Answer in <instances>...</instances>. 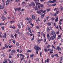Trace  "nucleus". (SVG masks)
I'll return each mask as SVG.
<instances>
[{
  "instance_id": "c756f323",
  "label": "nucleus",
  "mask_w": 63,
  "mask_h": 63,
  "mask_svg": "<svg viewBox=\"0 0 63 63\" xmlns=\"http://www.w3.org/2000/svg\"><path fill=\"white\" fill-rule=\"evenodd\" d=\"M4 38H6V37H7V35H6V33H4Z\"/></svg>"
},
{
  "instance_id": "58836bf2",
  "label": "nucleus",
  "mask_w": 63,
  "mask_h": 63,
  "mask_svg": "<svg viewBox=\"0 0 63 63\" xmlns=\"http://www.w3.org/2000/svg\"><path fill=\"white\" fill-rule=\"evenodd\" d=\"M2 29V30H4V29H5V27H1Z\"/></svg>"
},
{
  "instance_id": "cd10ccee",
  "label": "nucleus",
  "mask_w": 63,
  "mask_h": 63,
  "mask_svg": "<svg viewBox=\"0 0 63 63\" xmlns=\"http://www.w3.org/2000/svg\"><path fill=\"white\" fill-rule=\"evenodd\" d=\"M56 3H55L54 4H53L51 5V6H56Z\"/></svg>"
},
{
  "instance_id": "774afa93",
  "label": "nucleus",
  "mask_w": 63,
  "mask_h": 63,
  "mask_svg": "<svg viewBox=\"0 0 63 63\" xmlns=\"http://www.w3.org/2000/svg\"><path fill=\"white\" fill-rule=\"evenodd\" d=\"M11 37L12 38H14V36L12 34L11 35Z\"/></svg>"
},
{
  "instance_id": "bb28decb",
  "label": "nucleus",
  "mask_w": 63,
  "mask_h": 63,
  "mask_svg": "<svg viewBox=\"0 0 63 63\" xmlns=\"http://www.w3.org/2000/svg\"><path fill=\"white\" fill-rule=\"evenodd\" d=\"M41 11H42V12H41V13H46V10L43 11V10H41Z\"/></svg>"
},
{
  "instance_id": "6ab92c4d",
  "label": "nucleus",
  "mask_w": 63,
  "mask_h": 63,
  "mask_svg": "<svg viewBox=\"0 0 63 63\" xmlns=\"http://www.w3.org/2000/svg\"><path fill=\"white\" fill-rule=\"evenodd\" d=\"M49 38H50V36H49V34H47V39H49Z\"/></svg>"
},
{
  "instance_id": "680f3d73",
  "label": "nucleus",
  "mask_w": 63,
  "mask_h": 63,
  "mask_svg": "<svg viewBox=\"0 0 63 63\" xmlns=\"http://www.w3.org/2000/svg\"><path fill=\"white\" fill-rule=\"evenodd\" d=\"M24 9H21L20 11L21 12H23V11H24Z\"/></svg>"
},
{
  "instance_id": "f704fd0d",
  "label": "nucleus",
  "mask_w": 63,
  "mask_h": 63,
  "mask_svg": "<svg viewBox=\"0 0 63 63\" xmlns=\"http://www.w3.org/2000/svg\"><path fill=\"white\" fill-rule=\"evenodd\" d=\"M19 32V30L17 29L16 31V33H18V32Z\"/></svg>"
},
{
  "instance_id": "864d4df0",
  "label": "nucleus",
  "mask_w": 63,
  "mask_h": 63,
  "mask_svg": "<svg viewBox=\"0 0 63 63\" xmlns=\"http://www.w3.org/2000/svg\"><path fill=\"white\" fill-rule=\"evenodd\" d=\"M4 14H7V13L5 11H4Z\"/></svg>"
},
{
  "instance_id": "473e14b6",
  "label": "nucleus",
  "mask_w": 63,
  "mask_h": 63,
  "mask_svg": "<svg viewBox=\"0 0 63 63\" xmlns=\"http://www.w3.org/2000/svg\"><path fill=\"white\" fill-rule=\"evenodd\" d=\"M16 45L17 46H19V43H16Z\"/></svg>"
},
{
  "instance_id": "5fc2aeb1",
  "label": "nucleus",
  "mask_w": 63,
  "mask_h": 63,
  "mask_svg": "<svg viewBox=\"0 0 63 63\" xmlns=\"http://www.w3.org/2000/svg\"><path fill=\"white\" fill-rule=\"evenodd\" d=\"M15 36V37H16V36H17V35L16 34V33H15V35H14Z\"/></svg>"
},
{
  "instance_id": "f8f14e48",
  "label": "nucleus",
  "mask_w": 63,
  "mask_h": 63,
  "mask_svg": "<svg viewBox=\"0 0 63 63\" xmlns=\"http://www.w3.org/2000/svg\"><path fill=\"white\" fill-rule=\"evenodd\" d=\"M53 50L52 49L50 50V54H51L52 53H53Z\"/></svg>"
},
{
  "instance_id": "f257e3e1",
  "label": "nucleus",
  "mask_w": 63,
  "mask_h": 63,
  "mask_svg": "<svg viewBox=\"0 0 63 63\" xmlns=\"http://www.w3.org/2000/svg\"><path fill=\"white\" fill-rule=\"evenodd\" d=\"M56 36V35H53V36L50 37V39L52 40H54L55 39Z\"/></svg>"
},
{
  "instance_id": "393cba45",
  "label": "nucleus",
  "mask_w": 63,
  "mask_h": 63,
  "mask_svg": "<svg viewBox=\"0 0 63 63\" xmlns=\"http://www.w3.org/2000/svg\"><path fill=\"white\" fill-rule=\"evenodd\" d=\"M47 32H49V31H50V30L49 29V28H48V27H47Z\"/></svg>"
},
{
  "instance_id": "2eb2a0df",
  "label": "nucleus",
  "mask_w": 63,
  "mask_h": 63,
  "mask_svg": "<svg viewBox=\"0 0 63 63\" xmlns=\"http://www.w3.org/2000/svg\"><path fill=\"white\" fill-rule=\"evenodd\" d=\"M45 15H46V13H45L44 14L42 15L41 16V17L42 18H43L44 17V16H45Z\"/></svg>"
},
{
  "instance_id": "dca6fc26",
  "label": "nucleus",
  "mask_w": 63,
  "mask_h": 63,
  "mask_svg": "<svg viewBox=\"0 0 63 63\" xmlns=\"http://www.w3.org/2000/svg\"><path fill=\"white\" fill-rule=\"evenodd\" d=\"M30 20L28 21V23H31V21H32V19L31 18H30Z\"/></svg>"
},
{
  "instance_id": "f03ea898",
  "label": "nucleus",
  "mask_w": 63,
  "mask_h": 63,
  "mask_svg": "<svg viewBox=\"0 0 63 63\" xmlns=\"http://www.w3.org/2000/svg\"><path fill=\"white\" fill-rule=\"evenodd\" d=\"M34 49L37 51L38 49H40V50L41 49L40 48V47L37 46H36L34 47Z\"/></svg>"
},
{
  "instance_id": "c9c22d12",
  "label": "nucleus",
  "mask_w": 63,
  "mask_h": 63,
  "mask_svg": "<svg viewBox=\"0 0 63 63\" xmlns=\"http://www.w3.org/2000/svg\"><path fill=\"white\" fill-rule=\"evenodd\" d=\"M44 49L45 52L47 51V49L46 48H44Z\"/></svg>"
},
{
  "instance_id": "20e7f679",
  "label": "nucleus",
  "mask_w": 63,
  "mask_h": 63,
  "mask_svg": "<svg viewBox=\"0 0 63 63\" xmlns=\"http://www.w3.org/2000/svg\"><path fill=\"white\" fill-rule=\"evenodd\" d=\"M20 10H21V8H16L15 9V12H17V10L19 11Z\"/></svg>"
},
{
  "instance_id": "7ed1b4c3",
  "label": "nucleus",
  "mask_w": 63,
  "mask_h": 63,
  "mask_svg": "<svg viewBox=\"0 0 63 63\" xmlns=\"http://www.w3.org/2000/svg\"><path fill=\"white\" fill-rule=\"evenodd\" d=\"M50 35H51L56 36V34L55 33V32L53 31H51Z\"/></svg>"
},
{
  "instance_id": "c03bdc74",
  "label": "nucleus",
  "mask_w": 63,
  "mask_h": 63,
  "mask_svg": "<svg viewBox=\"0 0 63 63\" xmlns=\"http://www.w3.org/2000/svg\"><path fill=\"white\" fill-rule=\"evenodd\" d=\"M5 46L6 47V48H8V46L7 45H6V44L5 45Z\"/></svg>"
},
{
  "instance_id": "7c9ffc66",
  "label": "nucleus",
  "mask_w": 63,
  "mask_h": 63,
  "mask_svg": "<svg viewBox=\"0 0 63 63\" xmlns=\"http://www.w3.org/2000/svg\"><path fill=\"white\" fill-rule=\"evenodd\" d=\"M53 16H56V13H54L53 14Z\"/></svg>"
},
{
  "instance_id": "412c9836",
  "label": "nucleus",
  "mask_w": 63,
  "mask_h": 63,
  "mask_svg": "<svg viewBox=\"0 0 63 63\" xmlns=\"http://www.w3.org/2000/svg\"><path fill=\"white\" fill-rule=\"evenodd\" d=\"M58 39H61V34L60 35H58Z\"/></svg>"
},
{
  "instance_id": "09e8293b",
  "label": "nucleus",
  "mask_w": 63,
  "mask_h": 63,
  "mask_svg": "<svg viewBox=\"0 0 63 63\" xmlns=\"http://www.w3.org/2000/svg\"><path fill=\"white\" fill-rule=\"evenodd\" d=\"M20 59H21V61H22V60H23V58H22L21 57H20Z\"/></svg>"
},
{
  "instance_id": "37998d69",
  "label": "nucleus",
  "mask_w": 63,
  "mask_h": 63,
  "mask_svg": "<svg viewBox=\"0 0 63 63\" xmlns=\"http://www.w3.org/2000/svg\"><path fill=\"white\" fill-rule=\"evenodd\" d=\"M47 5H48V6H49V7H51V6H50V5L49 4V3H47Z\"/></svg>"
},
{
  "instance_id": "4c0bfd02",
  "label": "nucleus",
  "mask_w": 63,
  "mask_h": 63,
  "mask_svg": "<svg viewBox=\"0 0 63 63\" xmlns=\"http://www.w3.org/2000/svg\"><path fill=\"white\" fill-rule=\"evenodd\" d=\"M61 11H63V7L62 6H61Z\"/></svg>"
},
{
  "instance_id": "6e6d98bb",
  "label": "nucleus",
  "mask_w": 63,
  "mask_h": 63,
  "mask_svg": "<svg viewBox=\"0 0 63 63\" xmlns=\"http://www.w3.org/2000/svg\"><path fill=\"white\" fill-rule=\"evenodd\" d=\"M13 43H14V44H15V40H13Z\"/></svg>"
},
{
  "instance_id": "b1692460",
  "label": "nucleus",
  "mask_w": 63,
  "mask_h": 63,
  "mask_svg": "<svg viewBox=\"0 0 63 63\" xmlns=\"http://www.w3.org/2000/svg\"><path fill=\"white\" fill-rule=\"evenodd\" d=\"M32 6H33V7H34V6H35V3H33V2H32Z\"/></svg>"
},
{
  "instance_id": "aec40b11",
  "label": "nucleus",
  "mask_w": 63,
  "mask_h": 63,
  "mask_svg": "<svg viewBox=\"0 0 63 63\" xmlns=\"http://www.w3.org/2000/svg\"><path fill=\"white\" fill-rule=\"evenodd\" d=\"M32 16L33 19H35V16L33 15H32Z\"/></svg>"
},
{
  "instance_id": "2f4dec72",
  "label": "nucleus",
  "mask_w": 63,
  "mask_h": 63,
  "mask_svg": "<svg viewBox=\"0 0 63 63\" xmlns=\"http://www.w3.org/2000/svg\"><path fill=\"white\" fill-rule=\"evenodd\" d=\"M34 57V54H32L30 55V57Z\"/></svg>"
},
{
  "instance_id": "4468645a",
  "label": "nucleus",
  "mask_w": 63,
  "mask_h": 63,
  "mask_svg": "<svg viewBox=\"0 0 63 63\" xmlns=\"http://www.w3.org/2000/svg\"><path fill=\"white\" fill-rule=\"evenodd\" d=\"M58 17H57L55 20V21L56 22H57V21H58Z\"/></svg>"
},
{
  "instance_id": "4be33fe9",
  "label": "nucleus",
  "mask_w": 63,
  "mask_h": 63,
  "mask_svg": "<svg viewBox=\"0 0 63 63\" xmlns=\"http://www.w3.org/2000/svg\"><path fill=\"white\" fill-rule=\"evenodd\" d=\"M6 4L7 6H8L9 5V2L7 1H6Z\"/></svg>"
},
{
  "instance_id": "0eeeda50",
  "label": "nucleus",
  "mask_w": 63,
  "mask_h": 63,
  "mask_svg": "<svg viewBox=\"0 0 63 63\" xmlns=\"http://www.w3.org/2000/svg\"><path fill=\"white\" fill-rule=\"evenodd\" d=\"M56 49L57 50H60V51H61V48H60L58 46L57 47Z\"/></svg>"
},
{
  "instance_id": "e2e57ef3",
  "label": "nucleus",
  "mask_w": 63,
  "mask_h": 63,
  "mask_svg": "<svg viewBox=\"0 0 63 63\" xmlns=\"http://www.w3.org/2000/svg\"><path fill=\"white\" fill-rule=\"evenodd\" d=\"M48 60H49V59H47V61L48 63V62H49Z\"/></svg>"
},
{
  "instance_id": "ddd939ff",
  "label": "nucleus",
  "mask_w": 63,
  "mask_h": 63,
  "mask_svg": "<svg viewBox=\"0 0 63 63\" xmlns=\"http://www.w3.org/2000/svg\"><path fill=\"white\" fill-rule=\"evenodd\" d=\"M48 3H54V2L52 1H51V0H49L48 1Z\"/></svg>"
},
{
  "instance_id": "9d476101",
  "label": "nucleus",
  "mask_w": 63,
  "mask_h": 63,
  "mask_svg": "<svg viewBox=\"0 0 63 63\" xmlns=\"http://www.w3.org/2000/svg\"><path fill=\"white\" fill-rule=\"evenodd\" d=\"M40 6L39 7H38L39 9H41V8H43V7H44V5H43L42 4H40Z\"/></svg>"
},
{
  "instance_id": "052dcab7",
  "label": "nucleus",
  "mask_w": 63,
  "mask_h": 63,
  "mask_svg": "<svg viewBox=\"0 0 63 63\" xmlns=\"http://www.w3.org/2000/svg\"><path fill=\"white\" fill-rule=\"evenodd\" d=\"M36 28H37V29H39V27L38 26H36Z\"/></svg>"
},
{
  "instance_id": "a19ab883",
  "label": "nucleus",
  "mask_w": 63,
  "mask_h": 63,
  "mask_svg": "<svg viewBox=\"0 0 63 63\" xmlns=\"http://www.w3.org/2000/svg\"><path fill=\"white\" fill-rule=\"evenodd\" d=\"M51 20H54V18L53 17L51 18Z\"/></svg>"
},
{
  "instance_id": "13d9d810",
  "label": "nucleus",
  "mask_w": 63,
  "mask_h": 63,
  "mask_svg": "<svg viewBox=\"0 0 63 63\" xmlns=\"http://www.w3.org/2000/svg\"><path fill=\"white\" fill-rule=\"evenodd\" d=\"M30 25H31V26L32 27H33V26H34V25H33V24H31Z\"/></svg>"
},
{
  "instance_id": "69168bd1",
  "label": "nucleus",
  "mask_w": 63,
  "mask_h": 63,
  "mask_svg": "<svg viewBox=\"0 0 63 63\" xmlns=\"http://www.w3.org/2000/svg\"><path fill=\"white\" fill-rule=\"evenodd\" d=\"M43 36L44 38H45V34H44V33L43 34Z\"/></svg>"
},
{
  "instance_id": "79ce46f5",
  "label": "nucleus",
  "mask_w": 63,
  "mask_h": 63,
  "mask_svg": "<svg viewBox=\"0 0 63 63\" xmlns=\"http://www.w3.org/2000/svg\"><path fill=\"white\" fill-rule=\"evenodd\" d=\"M51 47H52L53 48H54V49H55V47L54 46H53V45Z\"/></svg>"
},
{
  "instance_id": "a211bd4d",
  "label": "nucleus",
  "mask_w": 63,
  "mask_h": 63,
  "mask_svg": "<svg viewBox=\"0 0 63 63\" xmlns=\"http://www.w3.org/2000/svg\"><path fill=\"white\" fill-rule=\"evenodd\" d=\"M62 21H63V19H60L59 21L60 24H62L61 22H62Z\"/></svg>"
},
{
  "instance_id": "72a5a7b5",
  "label": "nucleus",
  "mask_w": 63,
  "mask_h": 63,
  "mask_svg": "<svg viewBox=\"0 0 63 63\" xmlns=\"http://www.w3.org/2000/svg\"><path fill=\"white\" fill-rule=\"evenodd\" d=\"M50 9H47V12H49L50 11Z\"/></svg>"
},
{
  "instance_id": "de8ad7c7",
  "label": "nucleus",
  "mask_w": 63,
  "mask_h": 63,
  "mask_svg": "<svg viewBox=\"0 0 63 63\" xmlns=\"http://www.w3.org/2000/svg\"><path fill=\"white\" fill-rule=\"evenodd\" d=\"M14 22V20H13L12 21H10L11 23H12L13 22Z\"/></svg>"
},
{
  "instance_id": "a18cd8bd",
  "label": "nucleus",
  "mask_w": 63,
  "mask_h": 63,
  "mask_svg": "<svg viewBox=\"0 0 63 63\" xmlns=\"http://www.w3.org/2000/svg\"><path fill=\"white\" fill-rule=\"evenodd\" d=\"M39 0H34V1L35 2H38L39 1Z\"/></svg>"
},
{
  "instance_id": "39448f33",
  "label": "nucleus",
  "mask_w": 63,
  "mask_h": 63,
  "mask_svg": "<svg viewBox=\"0 0 63 63\" xmlns=\"http://www.w3.org/2000/svg\"><path fill=\"white\" fill-rule=\"evenodd\" d=\"M40 3L39 2H36V6H38V7L40 8Z\"/></svg>"
},
{
  "instance_id": "3c124183",
  "label": "nucleus",
  "mask_w": 63,
  "mask_h": 63,
  "mask_svg": "<svg viewBox=\"0 0 63 63\" xmlns=\"http://www.w3.org/2000/svg\"><path fill=\"white\" fill-rule=\"evenodd\" d=\"M5 63H8L7 61V60L6 59L5 60Z\"/></svg>"
},
{
  "instance_id": "a878e982",
  "label": "nucleus",
  "mask_w": 63,
  "mask_h": 63,
  "mask_svg": "<svg viewBox=\"0 0 63 63\" xmlns=\"http://www.w3.org/2000/svg\"><path fill=\"white\" fill-rule=\"evenodd\" d=\"M22 4L24 6L25 5H26V3H25V2H22Z\"/></svg>"
},
{
  "instance_id": "49530a36",
  "label": "nucleus",
  "mask_w": 63,
  "mask_h": 63,
  "mask_svg": "<svg viewBox=\"0 0 63 63\" xmlns=\"http://www.w3.org/2000/svg\"><path fill=\"white\" fill-rule=\"evenodd\" d=\"M12 51L14 52V53H15L16 52V51L15 50H12Z\"/></svg>"
},
{
  "instance_id": "8fccbe9b",
  "label": "nucleus",
  "mask_w": 63,
  "mask_h": 63,
  "mask_svg": "<svg viewBox=\"0 0 63 63\" xmlns=\"http://www.w3.org/2000/svg\"><path fill=\"white\" fill-rule=\"evenodd\" d=\"M58 12H59V11H57L56 12V13L57 14H59V13Z\"/></svg>"
},
{
  "instance_id": "603ef678",
  "label": "nucleus",
  "mask_w": 63,
  "mask_h": 63,
  "mask_svg": "<svg viewBox=\"0 0 63 63\" xmlns=\"http://www.w3.org/2000/svg\"><path fill=\"white\" fill-rule=\"evenodd\" d=\"M49 47H50V45H48V46H47V48H48Z\"/></svg>"
},
{
  "instance_id": "ea45409f",
  "label": "nucleus",
  "mask_w": 63,
  "mask_h": 63,
  "mask_svg": "<svg viewBox=\"0 0 63 63\" xmlns=\"http://www.w3.org/2000/svg\"><path fill=\"white\" fill-rule=\"evenodd\" d=\"M31 51H32V50H28L27 51V52H31Z\"/></svg>"
},
{
  "instance_id": "423d86ee",
  "label": "nucleus",
  "mask_w": 63,
  "mask_h": 63,
  "mask_svg": "<svg viewBox=\"0 0 63 63\" xmlns=\"http://www.w3.org/2000/svg\"><path fill=\"white\" fill-rule=\"evenodd\" d=\"M4 16H3L1 17V18H3V21H4V20H6L7 19V18H6V17H4Z\"/></svg>"
},
{
  "instance_id": "5701e85b",
  "label": "nucleus",
  "mask_w": 63,
  "mask_h": 63,
  "mask_svg": "<svg viewBox=\"0 0 63 63\" xmlns=\"http://www.w3.org/2000/svg\"><path fill=\"white\" fill-rule=\"evenodd\" d=\"M40 19H39V18H38L36 20V22L37 23H39L38 21H40Z\"/></svg>"
},
{
  "instance_id": "c85d7f7f",
  "label": "nucleus",
  "mask_w": 63,
  "mask_h": 63,
  "mask_svg": "<svg viewBox=\"0 0 63 63\" xmlns=\"http://www.w3.org/2000/svg\"><path fill=\"white\" fill-rule=\"evenodd\" d=\"M37 42L38 44L40 43V39H37Z\"/></svg>"
},
{
  "instance_id": "f3484780",
  "label": "nucleus",
  "mask_w": 63,
  "mask_h": 63,
  "mask_svg": "<svg viewBox=\"0 0 63 63\" xmlns=\"http://www.w3.org/2000/svg\"><path fill=\"white\" fill-rule=\"evenodd\" d=\"M18 28H19V29H20L21 28V25L20 24H18Z\"/></svg>"
},
{
  "instance_id": "bf43d9fd",
  "label": "nucleus",
  "mask_w": 63,
  "mask_h": 63,
  "mask_svg": "<svg viewBox=\"0 0 63 63\" xmlns=\"http://www.w3.org/2000/svg\"><path fill=\"white\" fill-rule=\"evenodd\" d=\"M49 17V16H48L46 18L47 20H48V18Z\"/></svg>"
},
{
  "instance_id": "9b49d317",
  "label": "nucleus",
  "mask_w": 63,
  "mask_h": 63,
  "mask_svg": "<svg viewBox=\"0 0 63 63\" xmlns=\"http://www.w3.org/2000/svg\"><path fill=\"white\" fill-rule=\"evenodd\" d=\"M4 8V7L3 6H2L0 5V9H3Z\"/></svg>"
},
{
  "instance_id": "0e129e2a",
  "label": "nucleus",
  "mask_w": 63,
  "mask_h": 63,
  "mask_svg": "<svg viewBox=\"0 0 63 63\" xmlns=\"http://www.w3.org/2000/svg\"><path fill=\"white\" fill-rule=\"evenodd\" d=\"M20 1V0H16V2H19V1Z\"/></svg>"
},
{
  "instance_id": "338daca9",
  "label": "nucleus",
  "mask_w": 63,
  "mask_h": 63,
  "mask_svg": "<svg viewBox=\"0 0 63 63\" xmlns=\"http://www.w3.org/2000/svg\"><path fill=\"white\" fill-rule=\"evenodd\" d=\"M17 50V52H19V49H18Z\"/></svg>"
},
{
  "instance_id": "1a4fd4ad",
  "label": "nucleus",
  "mask_w": 63,
  "mask_h": 63,
  "mask_svg": "<svg viewBox=\"0 0 63 63\" xmlns=\"http://www.w3.org/2000/svg\"><path fill=\"white\" fill-rule=\"evenodd\" d=\"M33 9L35 10H39V8H38L37 6H35L33 7Z\"/></svg>"
},
{
  "instance_id": "6e6552de",
  "label": "nucleus",
  "mask_w": 63,
  "mask_h": 63,
  "mask_svg": "<svg viewBox=\"0 0 63 63\" xmlns=\"http://www.w3.org/2000/svg\"><path fill=\"white\" fill-rule=\"evenodd\" d=\"M42 11L41 10L40 11H38L36 12L38 14H41L42 13Z\"/></svg>"
},
{
  "instance_id": "4d7b16f0",
  "label": "nucleus",
  "mask_w": 63,
  "mask_h": 63,
  "mask_svg": "<svg viewBox=\"0 0 63 63\" xmlns=\"http://www.w3.org/2000/svg\"><path fill=\"white\" fill-rule=\"evenodd\" d=\"M51 57L52 58H53V57H54V56H53V54H51Z\"/></svg>"
},
{
  "instance_id": "e433bc0d",
  "label": "nucleus",
  "mask_w": 63,
  "mask_h": 63,
  "mask_svg": "<svg viewBox=\"0 0 63 63\" xmlns=\"http://www.w3.org/2000/svg\"><path fill=\"white\" fill-rule=\"evenodd\" d=\"M54 56H56L57 57H59V56L58 55V54H55Z\"/></svg>"
}]
</instances>
